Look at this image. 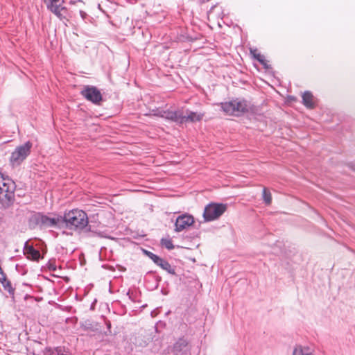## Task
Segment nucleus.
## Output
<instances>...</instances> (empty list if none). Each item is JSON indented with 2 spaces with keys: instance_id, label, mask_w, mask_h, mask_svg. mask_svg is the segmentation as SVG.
Here are the masks:
<instances>
[{
  "instance_id": "30",
  "label": "nucleus",
  "mask_w": 355,
  "mask_h": 355,
  "mask_svg": "<svg viewBox=\"0 0 355 355\" xmlns=\"http://www.w3.org/2000/svg\"><path fill=\"white\" fill-rule=\"evenodd\" d=\"M354 170L355 171V167L354 168Z\"/></svg>"
},
{
  "instance_id": "6",
  "label": "nucleus",
  "mask_w": 355,
  "mask_h": 355,
  "mask_svg": "<svg viewBox=\"0 0 355 355\" xmlns=\"http://www.w3.org/2000/svg\"><path fill=\"white\" fill-rule=\"evenodd\" d=\"M227 209V205L223 203H209L206 205L203 212L205 221L209 222L218 219Z\"/></svg>"
},
{
  "instance_id": "21",
  "label": "nucleus",
  "mask_w": 355,
  "mask_h": 355,
  "mask_svg": "<svg viewBox=\"0 0 355 355\" xmlns=\"http://www.w3.org/2000/svg\"><path fill=\"white\" fill-rule=\"evenodd\" d=\"M162 244L168 250H173L174 248V245L172 243V241L171 239H162Z\"/></svg>"
},
{
  "instance_id": "22",
  "label": "nucleus",
  "mask_w": 355,
  "mask_h": 355,
  "mask_svg": "<svg viewBox=\"0 0 355 355\" xmlns=\"http://www.w3.org/2000/svg\"><path fill=\"white\" fill-rule=\"evenodd\" d=\"M255 58H257V60L261 63L263 65H264V67L266 68H268V67L266 66V64L265 63V59H264V57L260 54H258L257 55H255Z\"/></svg>"
},
{
  "instance_id": "5",
  "label": "nucleus",
  "mask_w": 355,
  "mask_h": 355,
  "mask_svg": "<svg viewBox=\"0 0 355 355\" xmlns=\"http://www.w3.org/2000/svg\"><path fill=\"white\" fill-rule=\"evenodd\" d=\"M33 144L28 141L23 145L17 146L11 153L10 163L12 167L19 166L31 153Z\"/></svg>"
},
{
  "instance_id": "9",
  "label": "nucleus",
  "mask_w": 355,
  "mask_h": 355,
  "mask_svg": "<svg viewBox=\"0 0 355 355\" xmlns=\"http://www.w3.org/2000/svg\"><path fill=\"white\" fill-rule=\"evenodd\" d=\"M194 223V218L191 215L184 214L177 217L175 223V231L180 232L186 230Z\"/></svg>"
},
{
  "instance_id": "18",
  "label": "nucleus",
  "mask_w": 355,
  "mask_h": 355,
  "mask_svg": "<svg viewBox=\"0 0 355 355\" xmlns=\"http://www.w3.org/2000/svg\"><path fill=\"white\" fill-rule=\"evenodd\" d=\"M1 284H2L4 290L8 291V293L10 294V295L12 297H14L15 289V288L12 287L11 282L8 279H6Z\"/></svg>"
},
{
  "instance_id": "23",
  "label": "nucleus",
  "mask_w": 355,
  "mask_h": 355,
  "mask_svg": "<svg viewBox=\"0 0 355 355\" xmlns=\"http://www.w3.org/2000/svg\"><path fill=\"white\" fill-rule=\"evenodd\" d=\"M167 112L168 110H159L155 112L154 115L165 119L164 115L167 113Z\"/></svg>"
},
{
  "instance_id": "4",
  "label": "nucleus",
  "mask_w": 355,
  "mask_h": 355,
  "mask_svg": "<svg viewBox=\"0 0 355 355\" xmlns=\"http://www.w3.org/2000/svg\"><path fill=\"white\" fill-rule=\"evenodd\" d=\"M221 108L224 112L230 115L239 116L249 111L250 105L244 99H234L221 103Z\"/></svg>"
},
{
  "instance_id": "2",
  "label": "nucleus",
  "mask_w": 355,
  "mask_h": 355,
  "mask_svg": "<svg viewBox=\"0 0 355 355\" xmlns=\"http://www.w3.org/2000/svg\"><path fill=\"white\" fill-rule=\"evenodd\" d=\"M30 225L39 226L42 229L63 227L62 216L45 215L40 212L34 213L29 218Z\"/></svg>"
},
{
  "instance_id": "10",
  "label": "nucleus",
  "mask_w": 355,
  "mask_h": 355,
  "mask_svg": "<svg viewBox=\"0 0 355 355\" xmlns=\"http://www.w3.org/2000/svg\"><path fill=\"white\" fill-rule=\"evenodd\" d=\"M191 347L187 339L179 338L173 345L172 353L173 355H187L190 352Z\"/></svg>"
},
{
  "instance_id": "25",
  "label": "nucleus",
  "mask_w": 355,
  "mask_h": 355,
  "mask_svg": "<svg viewBox=\"0 0 355 355\" xmlns=\"http://www.w3.org/2000/svg\"><path fill=\"white\" fill-rule=\"evenodd\" d=\"M7 279L6 275L4 272L1 273L0 275V282L2 284L3 282H5Z\"/></svg>"
},
{
  "instance_id": "28",
  "label": "nucleus",
  "mask_w": 355,
  "mask_h": 355,
  "mask_svg": "<svg viewBox=\"0 0 355 355\" xmlns=\"http://www.w3.org/2000/svg\"><path fill=\"white\" fill-rule=\"evenodd\" d=\"M110 326H111V324H110V322H109L107 323V327H108V328H110Z\"/></svg>"
},
{
  "instance_id": "27",
  "label": "nucleus",
  "mask_w": 355,
  "mask_h": 355,
  "mask_svg": "<svg viewBox=\"0 0 355 355\" xmlns=\"http://www.w3.org/2000/svg\"><path fill=\"white\" fill-rule=\"evenodd\" d=\"M127 295L129 296V298H130L131 300H132V301H134V300H134V298H133V296H132V295H133V294H132V293H131L130 291H129V292H128Z\"/></svg>"
},
{
  "instance_id": "20",
  "label": "nucleus",
  "mask_w": 355,
  "mask_h": 355,
  "mask_svg": "<svg viewBox=\"0 0 355 355\" xmlns=\"http://www.w3.org/2000/svg\"><path fill=\"white\" fill-rule=\"evenodd\" d=\"M144 252L145 254H146L155 264L158 263V261H160L159 257L157 255L153 254V252L144 250Z\"/></svg>"
},
{
  "instance_id": "16",
  "label": "nucleus",
  "mask_w": 355,
  "mask_h": 355,
  "mask_svg": "<svg viewBox=\"0 0 355 355\" xmlns=\"http://www.w3.org/2000/svg\"><path fill=\"white\" fill-rule=\"evenodd\" d=\"M293 355H314L308 347H302L301 345L295 347Z\"/></svg>"
},
{
  "instance_id": "24",
  "label": "nucleus",
  "mask_w": 355,
  "mask_h": 355,
  "mask_svg": "<svg viewBox=\"0 0 355 355\" xmlns=\"http://www.w3.org/2000/svg\"><path fill=\"white\" fill-rule=\"evenodd\" d=\"M48 268L51 271H55L56 270V266L55 265V263H49Z\"/></svg>"
},
{
  "instance_id": "14",
  "label": "nucleus",
  "mask_w": 355,
  "mask_h": 355,
  "mask_svg": "<svg viewBox=\"0 0 355 355\" xmlns=\"http://www.w3.org/2000/svg\"><path fill=\"white\" fill-rule=\"evenodd\" d=\"M302 103L307 108H313L315 103L313 101V96L311 92L306 91L302 94Z\"/></svg>"
},
{
  "instance_id": "29",
  "label": "nucleus",
  "mask_w": 355,
  "mask_h": 355,
  "mask_svg": "<svg viewBox=\"0 0 355 355\" xmlns=\"http://www.w3.org/2000/svg\"><path fill=\"white\" fill-rule=\"evenodd\" d=\"M28 297H31V296H30V295H26V297H25V298L26 299V298H28Z\"/></svg>"
},
{
  "instance_id": "3",
  "label": "nucleus",
  "mask_w": 355,
  "mask_h": 355,
  "mask_svg": "<svg viewBox=\"0 0 355 355\" xmlns=\"http://www.w3.org/2000/svg\"><path fill=\"white\" fill-rule=\"evenodd\" d=\"M15 187L13 181L0 173V204L4 209L14 203Z\"/></svg>"
},
{
  "instance_id": "19",
  "label": "nucleus",
  "mask_w": 355,
  "mask_h": 355,
  "mask_svg": "<svg viewBox=\"0 0 355 355\" xmlns=\"http://www.w3.org/2000/svg\"><path fill=\"white\" fill-rule=\"evenodd\" d=\"M263 199L266 205H268L271 203L272 196L270 192L266 189H263Z\"/></svg>"
},
{
  "instance_id": "15",
  "label": "nucleus",
  "mask_w": 355,
  "mask_h": 355,
  "mask_svg": "<svg viewBox=\"0 0 355 355\" xmlns=\"http://www.w3.org/2000/svg\"><path fill=\"white\" fill-rule=\"evenodd\" d=\"M156 264L160 266L163 270L167 271L168 273L175 275V269L165 259L160 258V261H158V263Z\"/></svg>"
},
{
  "instance_id": "1",
  "label": "nucleus",
  "mask_w": 355,
  "mask_h": 355,
  "mask_svg": "<svg viewBox=\"0 0 355 355\" xmlns=\"http://www.w3.org/2000/svg\"><path fill=\"white\" fill-rule=\"evenodd\" d=\"M63 227L70 230L89 231L88 217L87 214L83 210L73 209L65 213L62 216Z\"/></svg>"
},
{
  "instance_id": "7",
  "label": "nucleus",
  "mask_w": 355,
  "mask_h": 355,
  "mask_svg": "<svg viewBox=\"0 0 355 355\" xmlns=\"http://www.w3.org/2000/svg\"><path fill=\"white\" fill-rule=\"evenodd\" d=\"M47 9L60 20L66 19L67 9L62 6L63 0H42Z\"/></svg>"
},
{
  "instance_id": "17",
  "label": "nucleus",
  "mask_w": 355,
  "mask_h": 355,
  "mask_svg": "<svg viewBox=\"0 0 355 355\" xmlns=\"http://www.w3.org/2000/svg\"><path fill=\"white\" fill-rule=\"evenodd\" d=\"M64 348L62 347H56L54 348L46 347L44 353L46 355H63Z\"/></svg>"
},
{
  "instance_id": "11",
  "label": "nucleus",
  "mask_w": 355,
  "mask_h": 355,
  "mask_svg": "<svg viewBox=\"0 0 355 355\" xmlns=\"http://www.w3.org/2000/svg\"><path fill=\"white\" fill-rule=\"evenodd\" d=\"M164 116L165 119L176 123L178 125L184 123V114L182 110H168L167 113Z\"/></svg>"
},
{
  "instance_id": "26",
  "label": "nucleus",
  "mask_w": 355,
  "mask_h": 355,
  "mask_svg": "<svg viewBox=\"0 0 355 355\" xmlns=\"http://www.w3.org/2000/svg\"><path fill=\"white\" fill-rule=\"evenodd\" d=\"M80 15L83 19H85L87 16V14L83 10H80Z\"/></svg>"
},
{
  "instance_id": "12",
  "label": "nucleus",
  "mask_w": 355,
  "mask_h": 355,
  "mask_svg": "<svg viewBox=\"0 0 355 355\" xmlns=\"http://www.w3.org/2000/svg\"><path fill=\"white\" fill-rule=\"evenodd\" d=\"M24 254L28 259L38 261L42 258L39 250L35 249L32 245H28L26 242L24 248Z\"/></svg>"
},
{
  "instance_id": "13",
  "label": "nucleus",
  "mask_w": 355,
  "mask_h": 355,
  "mask_svg": "<svg viewBox=\"0 0 355 355\" xmlns=\"http://www.w3.org/2000/svg\"><path fill=\"white\" fill-rule=\"evenodd\" d=\"M204 114L187 110L186 114H184V123L187 122H197L202 119Z\"/></svg>"
},
{
  "instance_id": "8",
  "label": "nucleus",
  "mask_w": 355,
  "mask_h": 355,
  "mask_svg": "<svg viewBox=\"0 0 355 355\" xmlns=\"http://www.w3.org/2000/svg\"><path fill=\"white\" fill-rule=\"evenodd\" d=\"M80 94L87 101H91L94 104L98 105L102 101L101 92L94 86H85Z\"/></svg>"
}]
</instances>
